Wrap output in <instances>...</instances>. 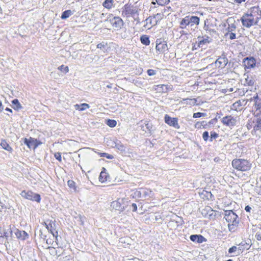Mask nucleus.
<instances>
[{"label":"nucleus","mask_w":261,"mask_h":261,"mask_svg":"<svg viewBox=\"0 0 261 261\" xmlns=\"http://www.w3.org/2000/svg\"><path fill=\"white\" fill-rule=\"evenodd\" d=\"M261 19V10L258 7H253L241 18L242 25L246 28L258 24Z\"/></svg>","instance_id":"nucleus-1"},{"label":"nucleus","mask_w":261,"mask_h":261,"mask_svg":"<svg viewBox=\"0 0 261 261\" xmlns=\"http://www.w3.org/2000/svg\"><path fill=\"white\" fill-rule=\"evenodd\" d=\"M232 167L241 171H249L251 168V164L247 160L244 159H234L231 162Z\"/></svg>","instance_id":"nucleus-2"},{"label":"nucleus","mask_w":261,"mask_h":261,"mask_svg":"<svg viewBox=\"0 0 261 261\" xmlns=\"http://www.w3.org/2000/svg\"><path fill=\"white\" fill-rule=\"evenodd\" d=\"M238 216L232 211H226L225 212L224 218L229 223L228 226L230 229L231 225H236L238 222L237 221Z\"/></svg>","instance_id":"nucleus-3"},{"label":"nucleus","mask_w":261,"mask_h":261,"mask_svg":"<svg viewBox=\"0 0 261 261\" xmlns=\"http://www.w3.org/2000/svg\"><path fill=\"white\" fill-rule=\"evenodd\" d=\"M21 196L26 199L32 201H35L37 202H40L41 198L40 195L34 193L30 191H22L20 193Z\"/></svg>","instance_id":"nucleus-4"},{"label":"nucleus","mask_w":261,"mask_h":261,"mask_svg":"<svg viewBox=\"0 0 261 261\" xmlns=\"http://www.w3.org/2000/svg\"><path fill=\"white\" fill-rule=\"evenodd\" d=\"M221 121L223 125L231 127L236 124L237 117L228 115L222 118Z\"/></svg>","instance_id":"nucleus-5"},{"label":"nucleus","mask_w":261,"mask_h":261,"mask_svg":"<svg viewBox=\"0 0 261 261\" xmlns=\"http://www.w3.org/2000/svg\"><path fill=\"white\" fill-rule=\"evenodd\" d=\"M113 28L115 30L120 29L123 25V21L119 17H114L110 20Z\"/></svg>","instance_id":"nucleus-6"},{"label":"nucleus","mask_w":261,"mask_h":261,"mask_svg":"<svg viewBox=\"0 0 261 261\" xmlns=\"http://www.w3.org/2000/svg\"><path fill=\"white\" fill-rule=\"evenodd\" d=\"M165 122L175 128L179 129L180 128L178 123V119L176 118H172L168 115H166L165 116Z\"/></svg>","instance_id":"nucleus-7"},{"label":"nucleus","mask_w":261,"mask_h":261,"mask_svg":"<svg viewBox=\"0 0 261 261\" xmlns=\"http://www.w3.org/2000/svg\"><path fill=\"white\" fill-rule=\"evenodd\" d=\"M13 231L14 229L11 228L10 225L6 227L0 228V237H5L6 239L9 237H13Z\"/></svg>","instance_id":"nucleus-8"},{"label":"nucleus","mask_w":261,"mask_h":261,"mask_svg":"<svg viewBox=\"0 0 261 261\" xmlns=\"http://www.w3.org/2000/svg\"><path fill=\"white\" fill-rule=\"evenodd\" d=\"M155 48L160 53H164L168 50L167 44L165 41H156Z\"/></svg>","instance_id":"nucleus-9"},{"label":"nucleus","mask_w":261,"mask_h":261,"mask_svg":"<svg viewBox=\"0 0 261 261\" xmlns=\"http://www.w3.org/2000/svg\"><path fill=\"white\" fill-rule=\"evenodd\" d=\"M243 63L245 68L249 69L254 67L256 62L253 58H246L244 59Z\"/></svg>","instance_id":"nucleus-10"},{"label":"nucleus","mask_w":261,"mask_h":261,"mask_svg":"<svg viewBox=\"0 0 261 261\" xmlns=\"http://www.w3.org/2000/svg\"><path fill=\"white\" fill-rule=\"evenodd\" d=\"M228 60L225 57H219L215 62V64L218 68H224L227 64Z\"/></svg>","instance_id":"nucleus-11"},{"label":"nucleus","mask_w":261,"mask_h":261,"mask_svg":"<svg viewBox=\"0 0 261 261\" xmlns=\"http://www.w3.org/2000/svg\"><path fill=\"white\" fill-rule=\"evenodd\" d=\"M136 12V9H134L132 6L126 4L123 8L122 14H124L126 15H129L135 14Z\"/></svg>","instance_id":"nucleus-12"},{"label":"nucleus","mask_w":261,"mask_h":261,"mask_svg":"<svg viewBox=\"0 0 261 261\" xmlns=\"http://www.w3.org/2000/svg\"><path fill=\"white\" fill-rule=\"evenodd\" d=\"M14 232L16 238L21 240H25L28 237L27 233L24 231H20L18 229L14 228Z\"/></svg>","instance_id":"nucleus-13"},{"label":"nucleus","mask_w":261,"mask_h":261,"mask_svg":"<svg viewBox=\"0 0 261 261\" xmlns=\"http://www.w3.org/2000/svg\"><path fill=\"white\" fill-rule=\"evenodd\" d=\"M111 206L113 208L118 211H123L124 209V207L122 206L120 199L113 201Z\"/></svg>","instance_id":"nucleus-14"},{"label":"nucleus","mask_w":261,"mask_h":261,"mask_svg":"<svg viewBox=\"0 0 261 261\" xmlns=\"http://www.w3.org/2000/svg\"><path fill=\"white\" fill-rule=\"evenodd\" d=\"M198 39H199V41L197 44V46L199 47H202L204 45H206L211 42L208 37H201L199 36Z\"/></svg>","instance_id":"nucleus-15"},{"label":"nucleus","mask_w":261,"mask_h":261,"mask_svg":"<svg viewBox=\"0 0 261 261\" xmlns=\"http://www.w3.org/2000/svg\"><path fill=\"white\" fill-rule=\"evenodd\" d=\"M36 141V140H34L32 138H30L29 139L25 138L24 141V143L26 144L29 148L35 149L37 147L35 142Z\"/></svg>","instance_id":"nucleus-16"},{"label":"nucleus","mask_w":261,"mask_h":261,"mask_svg":"<svg viewBox=\"0 0 261 261\" xmlns=\"http://www.w3.org/2000/svg\"><path fill=\"white\" fill-rule=\"evenodd\" d=\"M244 85L245 86H252L254 84V80L252 76H249L248 74H244Z\"/></svg>","instance_id":"nucleus-17"},{"label":"nucleus","mask_w":261,"mask_h":261,"mask_svg":"<svg viewBox=\"0 0 261 261\" xmlns=\"http://www.w3.org/2000/svg\"><path fill=\"white\" fill-rule=\"evenodd\" d=\"M114 143L115 147H116L119 150H120L122 153L124 154V155L126 154L127 153L126 151V148L123 144H122L118 140H117L116 142H115Z\"/></svg>","instance_id":"nucleus-18"},{"label":"nucleus","mask_w":261,"mask_h":261,"mask_svg":"<svg viewBox=\"0 0 261 261\" xmlns=\"http://www.w3.org/2000/svg\"><path fill=\"white\" fill-rule=\"evenodd\" d=\"M190 239L193 242L202 243L204 238L203 237L200 235H191L190 236Z\"/></svg>","instance_id":"nucleus-19"},{"label":"nucleus","mask_w":261,"mask_h":261,"mask_svg":"<svg viewBox=\"0 0 261 261\" xmlns=\"http://www.w3.org/2000/svg\"><path fill=\"white\" fill-rule=\"evenodd\" d=\"M189 19L190 24H191V25H192L194 24L198 25L199 23L200 19H199V18L197 16H189Z\"/></svg>","instance_id":"nucleus-20"},{"label":"nucleus","mask_w":261,"mask_h":261,"mask_svg":"<svg viewBox=\"0 0 261 261\" xmlns=\"http://www.w3.org/2000/svg\"><path fill=\"white\" fill-rule=\"evenodd\" d=\"M74 107L76 110L84 111L87 109L89 108L90 106L88 104L84 103L81 105L76 104L74 106Z\"/></svg>","instance_id":"nucleus-21"},{"label":"nucleus","mask_w":261,"mask_h":261,"mask_svg":"<svg viewBox=\"0 0 261 261\" xmlns=\"http://www.w3.org/2000/svg\"><path fill=\"white\" fill-rule=\"evenodd\" d=\"M0 145L3 148L7 150L8 151H9V152L12 151V149L11 147L8 144V143L5 140H2Z\"/></svg>","instance_id":"nucleus-22"},{"label":"nucleus","mask_w":261,"mask_h":261,"mask_svg":"<svg viewBox=\"0 0 261 261\" xmlns=\"http://www.w3.org/2000/svg\"><path fill=\"white\" fill-rule=\"evenodd\" d=\"M114 3L113 0H105L102 4V6L108 9H110L113 7Z\"/></svg>","instance_id":"nucleus-23"},{"label":"nucleus","mask_w":261,"mask_h":261,"mask_svg":"<svg viewBox=\"0 0 261 261\" xmlns=\"http://www.w3.org/2000/svg\"><path fill=\"white\" fill-rule=\"evenodd\" d=\"M190 24L189 16H186L180 22V27L182 29L186 28V27Z\"/></svg>","instance_id":"nucleus-24"},{"label":"nucleus","mask_w":261,"mask_h":261,"mask_svg":"<svg viewBox=\"0 0 261 261\" xmlns=\"http://www.w3.org/2000/svg\"><path fill=\"white\" fill-rule=\"evenodd\" d=\"M108 177L109 176L107 173L104 171H101L99 176V180L101 182H104L107 180Z\"/></svg>","instance_id":"nucleus-25"},{"label":"nucleus","mask_w":261,"mask_h":261,"mask_svg":"<svg viewBox=\"0 0 261 261\" xmlns=\"http://www.w3.org/2000/svg\"><path fill=\"white\" fill-rule=\"evenodd\" d=\"M156 90L159 92H167L168 91L167 86L166 85H160L156 86Z\"/></svg>","instance_id":"nucleus-26"},{"label":"nucleus","mask_w":261,"mask_h":261,"mask_svg":"<svg viewBox=\"0 0 261 261\" xmlns=\"http://www.w3.org/2000/svg\"><path fill=\"white\" fill-rule=\"evenodd\" d=\"M261 129V120L257 119L256 120L253 129L252 130L253 132H256L257 130H260Z\"/></svg>","instance_id":"nucleus-27"},{"label":"nucleus","mask_w":261,"mask_h":261,"mask_svg":"<svg viewBox=\"0 0 261 261\" xmlns=\"http://www.w3.org/2000/svg\"><path fill=\"white\" fill-rule=\"evenodd\" d=\"M45 225L46 227V228L49 230L50 231V232L53 234V235L54 236H57V231H55L53 229V225H52V223H51V222H50V223L49 224H47L46 223H45Z\"/></svg>","instance_id":"nucleus-28"},{"label":"nucleus","mask_w":261,"mask_h":261,"mask_svg":"<svg viewBox=\"0 0 261 261\" xmlns=\"http://www.w3.org/2000/svg\"><path fill=\"white\" fill-rule=\"evenodd\" d=\"M72 14V11L70 10H68L63 12L61 17L62 19H65L68 18Z\"/></svg>","instance_id":"nucleus-29"},{"label":"nucleus","mask_w":261,"mask_h":261,"mask_svg":"<svg viewBox=\"0 0 261 261\" xmlns=\"http://www.w3.org/2000/svg\"><path fill=\"white\" fill-rule=\"evenodd\" d=\"M12 103L14 105V108L16 110H19L22 108L21 105L20 104L17 99H13L12 101Z\"/></svg>","instance_id":"nucleus-30"},{"label":"nucleus","mask_w":261,"mask_h":261,"mask_svg":"<svg viewBox=\"0 0 261 261\" xmlns=\"http://www.w3.org/2000/svg\"><path fill=\"white\" fill-rule=\"evenodd\" d=\"M97 48L102 50L104 52L107 50V43L102 42L97 45Z\"/></svg>","instance_id":"nucleus-31"},{"label":"nucleus","mask_w":261,"mask_h":261,"mask_svg":"<svg viewBox=\"0 0 261 261\" xmlns=\"http://www.w3.org/2000/svg\"><path fill=\"white\" fill-rule=\"evenodd\" d=\"M141 43L144 45H147L150 43L149 38L146 36H142L141 37Z\"/></svg>","instance_id":"nucleus-32"},{"label":"nucleus","mask_w":261,"mask_h":261,"mask_svg":"<svg viewBox=\"0 0 261 261\" xmlns=\"http://www.w3.org/2000/svg\"><path fill=\"white\" fill-rule=\"evenodd\" d=\"M117 122L114 120L108 119L107 121V124L111 127H114L116 125Z\"/></svg>","instance_id":"nucleus-33"},{"label":"nucleus","mask_w":261,"mask_h":261,"mask_svg":"<svg viewBox=\"0 0 261 261\" xmlns=\"http://www.w3.org/2000/svg\"><path fill=\"white\" fill-rule=\"evenodd\" d=\"M236 30V25L234 23L228 25L227 28L228 32H234Z\"/></svg>","instance_id":"nucleus-34"},{"label":"nucleus","mask_w":261,"mask_h":261,"mask_svg":"<svg viewBox=\"0 0 261 261\" xmlns=\"http://www.w3.org/2000/svg\"><path fill=\"white\" fill-rule=\"evenodd\" d=\"M58 69L64 73H67L69 71V68L68 66H64L63 65L59 66Z\"/></svg>","instance_id":"nucleus-35"},{"label":"nucleus","mask_w":261,"mask_h":261,"mask_svg":"<svg viewBox=\"0 0 261 261\" xmlns=\"http://www.w3.org/2000/svg\"><path fill=\"white\" fill-rule=\"evenodd\" d=\"M156 3L161 6L165 5L169 2V0H155Z\"/></svg>","instance_id":"nucleus-36"},{"label":"nucleus","mask_w":261,"mask_h":261,"mask_svg":"<svg viewBox=\"0 0 261 261\" xmlns=\"http://www.w3.org/2000/svg\"><path fill=\"white\" fill-rule=\"evenodd\" d=\"M68 186L70 188H72L74 191H76L75 182L73 180H69L67 182Z\"/></svg>","instance_id":"nucleus-37"},{"label":"nucleus","mask_w":261,"mask_h":261,"mask_svg":"<svg viewBox=\"0 0 261 261\" xmlns=\"http://www.w3.org/2000/svg\"><path fill=\"white\" fill-rule=\"evenodd\" d=\"M99 155L101 157H106L109 159H112L113 158V156L111 154H109L107 153H100Z\"/></svg>","instance_id":"nucleus-38"},{"label":"nucleus","mask_w":261,"mask_h":261,"mask_svg":"<svg viewBox=\"0 0 261 261\" xmlns=\"http://www.w3.org/2000/svg\"><path fill=\"white\" fill-rule=\"evenodd\" d=\"M226 35L229 36V38L231 40L236 38V35L234 32H227Z\"/></svg>","instance_id":"nucleus-39"},{"label":"nucleus","mask_w":261,"mask_h":261,"mask_svg":"<svg viewBox=\"0 0 261 261\" xmlns=\"http://www.w3.org/2000/svg\"><path fill=\"white\" fill-rule=\"evenodd\" d=\"M218 137V134L214 132H211V139L210 141H213V139H216Z\"/></svg>","instance_id":"nucleus-40"},{"label":"nucleus","mask_w":261,"mask_h":261,"mask_svg":"<svg viewBox=\"0 0 261 261\" xmlns=\"http://www.w3.org/2000/svg\"><path fill=\"white\" fill-rule=\"evenodd\" d=\"M205 115V114L204 113L197 112V113H194L193 117L194 118H199V117H200L202 116H204Z\"/></svg>","instance_id":"nucleus-41"},{"label":"nucleus","mask_w":261,"mask_h":261,"mask_svg":"<svg viewBox=\"0 0 261 261\" xmlns=\"http://www.w3.org/2000/svg\"><path fill=\"white\" fill-rule=\"evenodd\" d=\"M209 137L208 133L207 132H204L202 134V138L205 141H207Z\"/></svg>","instance_id":"nucleus-42"},{"label":"nucleus","mask_w":261,"mask_h":261,"mask_svg":"<svg viewBox=\"0 0 261 261\" xmlns=\"http://www.w3.org/2000/svg\"><path fill=\"white\" fill-rule=\"evenodd\" d=\"M147 74L149 76H152L156 74V71L153 69H148L147 71Z\"/></svg>","instance_id":"nucleus-43"},{"label":"nucleus","mask_w":261,"mask_h":261,"mask_svg":"<svg viewBox=\"0 0 261 261\" xmlns=\"http://www.w3.org/2000/svg\"><path fill=\"white\" fill-rule=\"evenodd\" d=\"M237 250V247L236 246H232V247L230 248L228 250V252L229 253H232L235 252Z\"/></svg>","instance_id":"nucleus-44"},{"label":"nucleus","mask_w":261,"mask_h":261,"mask_svg":"<svg viewBox=\"0 0 261 261\" xmlns=\"http://www.w3.org/2000/svg\"><path fill=\"white\" fill-rule=\"evenodd\" d=\"M255 238L258 241H261V233L259 232H257L255 235Z\"/></svg>","instance_id":"nucleus-45"},{"label":"nucleus","mask_w":261,"mask_h":261,"mask_svg":"<svg viewBox=\"0 0 261 261\" xmlns=\"http://www.w3.org/2000/svg\"><path fill=\"white\" fill-rule=\"evenodd\" d=\"M55 156L58 161H61V155L60 153H57L55 154Z\"/></svg>","instance_id":"nucleus-46"},{"label":"nucleus","mask_w":261,"mask_h":261,"mask_svg":"<svg viewBox=\"0 0 261 261\" xmlns=\"http://www.w3.org/2000/svg\"><path fill=\"white\" fill-rule=\"evenodd\" d=\"M146 128L149 132H151V125L149 123L146 124Z\"/></svg>","instance_id":"nucleus-47"},{"label":"nucleus","mask_w":261,"mask_h":261,"mask_svg":"<svg viewBox=\"0 0 261 261\" xmlns=\"http://www.w3.org/2000/svg\"><path fill=\"white\" fill-rule=\"evenodd\" d=\"M132 206L133 207V212H136L137 210V206L136 204L133 203L132 205Z\"/></svg>","instance_id":"nucleus-48"},{"label":"nucleus","mask_w":261,"mask_h":261,"mask_svg":"<svg viewBox=\"0 0 261 261\" xmlns=\"http://www.w3.org/2000/svg\"><path fill=\"white\" fill-rule=\"evenodd\" d=\"M245 210L246 212H250L251 210V207L250 206H249V205H247L245 208Z\"/></svg>","instance_id":"nucleus-49"},{"label":"nucleus","mask_w":261,"mask_h":261,"mask_svg":"<svg viewBox=\"0 0 261 261\" xmlns=\"http://www.w3.org/2000/svg\"><path fill=\"white\" fill-rule=\"evenodd\" d=\"M257 192L258 194L261 195V186L259 187L257 189Z\"/></svg>","instance_id":"nucleus-50"},{"label":"nucleus","mask_w":261,"mask_h":261,"mask_svg":"<svg viewBox=\"0 0 261 261\" xmlns=\"http://www.w3.org/2000/svg\"><path fill=\"white\" fill-rule=\"evenodd\" d=\"M4 109V107L2 105V101L0 100V111H2Z\"/></svg>","instance_id":"nucleus-51"},{"label":"nucleus","mask_w":261,"mask_h":261,"mask_svg":"<svg viewBox=\"0 0 261 261\" xmlns=\"http://www.w3.org/2000/svg\"><path fill=\"white\" fill-rule=\"evenodd\" d=\"M245 1V0H234L235 2L239 3V4H241L242 2H244Z\"/></svg>","instance_id":"nucleus-52"},{"label":"nucleus","mask_w":261,"mask_h":261,"mask_svg":"<svg viewBox=\"0 0 261 261\" xmlns=\"http://www.w3.org/2000/svg\"><path fill=\"white\" fill-rule=\"evenodd\" d=\"M240 105V102H237L236 103H234L233 105V106L234 108H236V106H239Z\"/></svg>","instance_id":"nucleus-53"},{"label":"nucleus","mask_w":261,"mask_h":261,"mask_svg":"<svg viewBox=\"0 0 261 261\" xmlns=\"http://www.w3.org/2000/svg\"><path fill=\"white\" fill-rule=\"evenodd\" d=\"M198 47L197 46V44H194L193 46V50L196 49Z\"/></svg>","instance_id":"nucleus-54"},{"label":"nucleus","mask_w":261,"mask_h":261,"mask_svg":"<svg viewBox=\"0 0 261 261\" xmlns=\"http://www.w3.org/2000/svg\"><path fill=\"white\" fill-rule=\"evenodd\" d=\"M6 111H7L10 112H11V113L12 112V110H11V109H9V108H6Z\"/></svg>","instance_id":"nucleus-55"},{"label":"nucleus","mask_w":261,"mask_h":261,"mask_svg":"<svg viewBox=\"0 0 261 261\" xmlns=\"http://www.w3.org/2000/svg\"><path fill=\"white\" fill-rule=\"evenodd\" d=\"M152 3L153 5H154V4H155L156 3V2H155V1H154V0H153V1L152 2V3Z\"/></svg>","instance_id":"nucleus-56"},{"label":"nucleus","mask_w":261,"mask_h":261,"mask_svg":"<svg viewBox=\"0 0 261 261\" xmlns=\"http://www.w3.org/2000/svg\"><path fill=\"white\" fill-rule=\"evenodd\" d=\"M191 100L193 101V103H195L196 102V100L195 99H191Z\"/></svg>","instance_id":"nucleus-57"},{"label":"nucleus","mask_w":261,"mask_h":261,"mask_svg":"<svg viewBox=\"0 0 261 261\" xmlns=\"http://www.w3.org/2000/svg\"><path fill=\"white\" fill-rule=\"evenodd\" d=\"M80 167H81V169L82 170V171L84 172V170H83L82 169V167L80 165Z\"/></svg>","instance_id":"nucleus-58"},{"label":"nucleus","mask_w":261,"mask_h":261,"mask_svg":"<svg viewBox=\"0 0 261 261\" xmlns=\"http://www.w3.org/2000/svg\"><path fill=\"white\" fill-rule=\"evenodd\" d=\"M257 97H258V96H257V95H256L255 97H254V98H257Z\"/></svg>","instance_id":"nucleus-59"},{"label":"nucleus","mask_w":261,"mask_h":261,"mask_svg":"<svg viewBox=\"0 0 261 261\" xmlns=\"http://www.w3.org/2000/svg\"><path fill=\"white\" fill-rule=\"evenodd\" d=\"M107 87H108V88H111V87L110 86L108 85V86H107Z\"/></svg>","instance_id":"nucleus-60"},{"label":"nucleus","mask_w":261,"mask_h":261,"mask_svg":"<svg viewBox=\"0 0 261 261\" xmlns=\"http://www.w3.org/2000/svg\"><path fill=\"white\" fill-rule=\"evenodd\" d=\"M209 1H211L212 0H208Z\"/></svg>","instance_id":"nucleus-61"}]
</instances>
